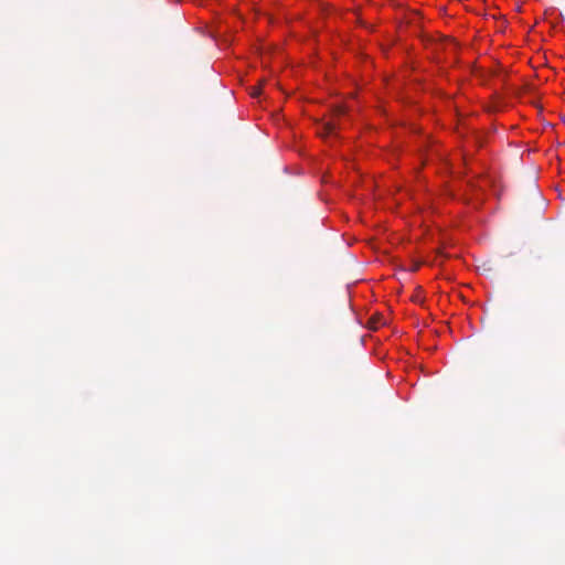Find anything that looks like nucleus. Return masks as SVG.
Segmentation results:
<instances>
[{"label": "nucleus", "instance_id": "nucleus-1", "mask_svg": "<svg viewBox=\"0 0 565 565\" xmlns=\"http://www.w3.org/2000/svg\"><path fill=\"white\" fill-rule=\"evenodd\" d=\"M335 129H337V124L335 122L323 124L322 128H321V131H320V135L321 136H330V135H332L334 132Z\"/></svg>", "mask_w": 565, "mask_h": 565}, {"label": "nucleus", "instance_id": "nucleus-2", "mask_svg": "<svg viewBox=\"0 0 565 565\" xmlns=\"http://www.w3.org/2000/svg\"><path fill=\"white\" fill-rule=\"evenodd\" d=\"M384 324H385V320H377V319L367 320V328H370L372 330H376L380 326H384Z\"/></svg>", "mask_w": 565, "mask_h": 565}, {"label": "nucleus", "instance_id": "nucleus-3", "mask_svg": "<svg viewBox=\"0 0 565 565\" xmlns=\"http://www.w3.org/2000/svg\"><path fill=\"white\" fill-rule=\"evenodd\" d=\"M334 111H335L337 115H343L345 113V108L343 106H338L334 109Z\"/></svg>", "mask_w": 565, "mask_h": 565}, {"label": "nucleus", "instance_id": "nucleus-4", "mask_svg": "<svg viewBox=\"0 0 565 565\" xmlns=\"http://www.w3.org/2000/svg\"><path fill=\"white\" fill-rule=\"evenodd\" d=\"M260 94V87H253L252 96L257 97Z\"/></svg>", "mask_w": 565, "mask_h": 565}, {"label": "nucleus", "instance_id": "nucleus-5", "mask_svg": "<svg viewBox=\"0 0 565 565\" xmlns=\"http://www.w3.org/2000/svg\"><path fill=\"white\" fill-rule=\"evenodd\" d=\"M370 318H372V319H375V318H382V313H380V312H374V313H372V315L370 316Z\"/></svg>", "mask_w": 565, "mask_h": 565}]
</instances>
